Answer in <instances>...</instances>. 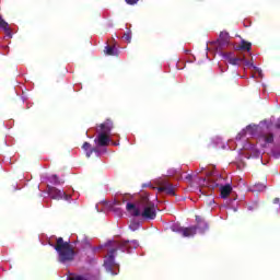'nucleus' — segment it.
Instances as JSON below:
<instances>
[{"label": "nucleus", "mask_w": 280, "mask_h": 280, "mask_svg": "<svg viewBox=\"0 0 280 280\" xmlns=\"http://www.w3.org/2000/svg\"><path fill=\"white\" fill-rule=\"evenodd\" d=\"M101 132H105L106 135H110V131L114 128L113 120L107 119L105 122L100 125Z\"/></svg>", "instance_id": "nucleus-10"}, {"label": "nucleus", "mask_w": 280, "mask_h": 280, "mask_svg": "<svg viewBox=\"0 0 280 280\" xmlns=\"http://www.w3.org/2000/svg\"><path fill=\"white\" fill-rule=\"evenodd\" d=\"M185 178H186V180H188V183H191V180H192L191 174L186 175Z\"/></svg>", "instance_id": "nucleus-25"}, {"label": "nucleus", "mask_w": 280, "mask_h": 280, "mask_svg": "<svg viewBox=\"0 0 280 280\" xmlns=\"http://www.w3.org/2000/svg\"><path fill=\"white\" fill-rule=\"evenodd\" d=\"M107 248V256L104 260V268L110 275H117L114 271V268H116L117 264L115 262V256L117 255V250H122V253H130L132 248H139V241H109L105 244Z\"/></svg>", "instance_id": "nucleus-1"}, {"label": "nucleus", "mask_w": 280, "mask_h": 280, "mask_svg": "<svg viewBox=\"0 0 280 280\" xmlns=\"http://www.w3.org/2000/svg\"><path fill=\"white\" fill-rule=\"evenodd\" d=\"M48 196L52 200H62L63 198L66 200H69V195H67V192H65V190H60L52 186H48Z\"/></svg>", "instance_id": "nucleus-6"}, {"label": "nucleus", "mask_w": 280, "mask_h": 280, "mask_svg": "<svg viewBox=\"0 0 280 280\" xmlns=\"http://www.w3.org/2000/svg\"><path fill=\"white\" fill-rule=\"evenodd\" d=\"M122 40H126V43H131V40H132V33L131 32L124 33Z\"/></svg>", "instance_id": "nucleus-18"}, {"label": "nucleus", "mask_w": 280, "mask_h": 280, "mask_svg": "<svg viewBox=\"0 0 280 280\" xmlns=\"http://www.w3.org/2000/svg\"><path fill=\"white\" fill-rule=\"evenodd\" d=\"M108 135L109 133L100 131L97 137L94 139V143H96L98 148H106L110 144V137Z\"/></svg>", "instance_id": "nucleus-7"}, {"label": "nucleus", "mask_w": 280, "mask_h": 280, "mask_svg": "<svg viewBox=\"0 0 280 280\" xmlns=\"http://www.w3.org/2000/svg\"><path fill=\"white\" fill-rule=\"evenodd\" d=\"M126 210L133 218H143L144 220H155L156 219V206L154 202L150 201L148 197H142L140 202L137 205L128 202Z\"/></svg>", "instance_id": "nucleus-2"}, {"label": "nucleus", "mask_w": 280, "mask_h": 280, "mask_svg": "<svg viewBox=\"0 0 280 280\" xmlns=\"http://www.w3.org/2000/svg\"><path fill=\"white\" fill-rule=\"evenodd\" d=\"M196 222L199 224V226H197V228L201 229L202 233H205V231H207L209 229V224H207V222L202 221V218H200L199 215L196 217Z\"/></svg>", "instance_id": "nucleus-14"}, {"label": "nucleus", "mask_w": 280, "mask_h": 280, "mask_svg": "<svg viewBox=\"0 0 280 280\" xmlns=\"http://www.w3.org/2000/svg\"><path fill=\"white\" fill-rule=\"evenodd\" d=\"M82 150L85 151V156L88 159H91V155L93 154V152H100V150H97V148H91V143H89V142L83 143Z\"/></svg>", "instance_id": "nucleus-12"}, {"label": "nucleus", "mask_w": 280, "mask_h": 280, "mask_svg": "<svg viewBox=\"0 0 280 280\" xmlns=\"http://www.w3.org/2000/svg\"><path fill=\"white\" fill-rule=\"evenodd\" d=\"M125 2L127 3V5H137V3H139V0H125Z\"/></svg>", "instance_id": "nucleus-21"}, {"label": "nucleus", "mask_w": 280, "mask_h": 280, "mask_svg": "<svg viewBox=\"0 0 280 280\" xmlns=\"http://www.w3.org/2000/svg\"><path fill=\"white\" fill-rule=\"evenodd\" d=\"M131 231H137L139 229V223H133L130 225Z\"/></svg>", "instance_id": "nucleus-24"}, {"label": "nucleus", "mask_w": 280, "mask_h": 280, "mask_svg": "<svg viewBox=\"0 0 280 280\" xmlns=\"http://www.w3.org/2000/svg\"><path fill=\"white\" fill-rule=\"evenodd\" d=\"M232 191H233V187L231 186V184L220 186L221 198L223 199L229 198Z\"/></svg>", "instance_id": "nucleus-9"}, {"label": "nucleus", "mask_w": 280, "mask_h": 280, "mask_svg": "<svg viewBox=\"0 0 280 280\" xmlns=\"http://www.w3.org/2000/svg\"><path fill=\"white\" fill-rule=\"evenodd\" d=\"M252 47H253V44L246 40H242L238 48L242 49L243 51H250Z\"/></svg>", "instance_id": "nucleus-16"}, {"label": "nucleus", "mask_w": 280, "mask_h": 280, "mask_svg": "<svg viewBox=\"0 0 280 280\" xmlns=\"http://www.w3.org/2000/svg\"><path fill=\"white\" fill-rule=\"evenodd\" d=\"M272 202H273V205H279V202H280L279 197H276Z\"/></svg>", "instance_id": "nucleus-26"}, {"label": "nucleus", "mask_w": 280, "mask_h": 280, "mask_svg": "<svg viewBox=\"0 0 280 280\" xmlns=\"http://www.w3.org/2000/svg\"><path fill=\"white\" fill-rule=\"evenodd\" d=\"M159 187H158V191L160 194H167V196H176V188L174 187V185L172 183H170V180L167 179H162L159 182Z\"/></svg>", "instance_id": "nucleus-4"}, {"label": "nucleus", "mask_w": 280, "mask_h": 280, "mask_svg": "<svg viewBox=\"0 0 280 280\" xmlns=\"http://www.w3.org/2000/svg\"><path fill=\"white\" fill-rule=\"evenodd\" d=\"M50 183H52L54 185H60V179L58 178V175H51L49 177Z\"/></svg>", "instance_id": "nucleus-19"}, {"label": "nucleus", "mask_w": 280, "mask_h": 280, "mask_svg": "<svg viewBox=\"0 0 280 280\" xmlns=\"http://www.w3.org/2000/svg\"><path fill=\"white\" fill-rule=\"evenodd\" d=\"M261 139L265 143H275V135L273 133H264Z\"/></svg>", "instance_id": "nucleus-15"}, {"label": "nucleus", "mask_w": 280, "mask_h": 280, "mask_svg": "<svg viewBox=\"0 0 280 280\" xmlns=\"http://www.w3.org/2000/svg\"><path fill=\"white\" fill-rule=\"evenodd\" d=\"M231 42V36L228 32H221L218 38L219 49H224V47H229V43Z\"/></svg>", "instance_id": "nucleus-8"}, {"label": "nucleus", "mask_w": 280, "mask_h": 280, "mask_svg": "<svg viewBox=\"0 0 280 280\" xmlns=\"http://www.w3.org/2000/svg\"><path fill=\"white\" fill-rule=\"evenodd\" d=\"M54 248L58 254V261L60 264H69L75 259V248L71 245V242H67L65 238L58 237Z\"/></svg>", "instance_id": "nucleus-3"}, {"label": "nucleus", "mask_w": 280, "mask_h": 280, "mask_svg": "<svg viewBox=\"0 0 280 280\" xmlns=\"http://www.w3.org/2000/svg\"><path fill=\"white\" fill-rule=\"evenodd\" d=\"M246 130H247V132H249V135H255V132H256V130H257V126H253V125H248L247 127H246Z\"/></svg>", "instance_id": "nucleus-20"}, {"label": "nucleus", "mask_w": 280, "mask_h": 280, "mask_svg": "<svg viewBox=\"0 0 280 280\" xmlns=\"http://www.w3.org/2000/svg\"><path fill=\"white\" fill-rule=\"evenodd\" d=\"M172 231L180 233L183 237H194V235H196L198 232V226L192 225L189 228H176V225H173Z\"/></svg>", "instance_id": "nucleus-5"}, {"label": "nucleus", "mask_w": 280, "mask_h": 280, "mask_svg": "<svg viewBox=\"0 0 280 280\" xmlns=\"http://www.w3.org/2000/svg\"><path fill=\"white\" fill-rule=\"evenodd\" d=\"M228 62L230 65H240L241 62H245L246 67L250 66V61L245 60V57H229Z\"/></svg>", "instance_id": "nucleus-11"}, {"label": "nucleus", "mask_w": 280, "mask_h": 280, "mask_svg": "<svg viewBox=\"0 0 280 280\" xmlns=\"http://www.w3.org/2000/svg\"><path fill=\"white\" fill-rule=\"evenodd\" d=\"M242 137H246V130L241 131V132L236 136V139H242Z\"/></svg>", "instance_id": "nucleus-23"}, {"label": "nucleus", "mask_w": 280, "mask_h": 280, "mask_svg": "<svg viewBox=\"0 0 280 280\" xmlns=\"http://www.w3.org/2000/svg\"><path fill=\"white\" fill-rule=\"evenodd\" d=\"M104 54L105 56H118L119 52L115 46L107 45L104 48Z\"/></svg>", "instance_id": "nucleus-13"}, {"label": "nucleus", "mask_w": 280, "mask_h": 280, "mask_svg": "<svg viewBox=\"0 0 280 280\" xmlns=\"http://www.w3.org/2000/svg\"><path fill=\"white\" fill-rule=\"evenodd\" d=\"M266 189V184L257 183L254 185V191H264Z\"/></svg>", "instance_id": "nucleus-17"}, {"label": "nucleus", "mask_w": 280, "mask_h": 280, "mask_svg": "<svg viewBox=\"0 0 280 280\" xmlns=\"http://www.w3.org/2000/svg\"><path fill=\"white\" fill-rule=\"evenodd\" d=\"M0 27H2V30H10L8 28V22H5L4 20H0Z\"/></svg>", "instance_id": "nucleus-22"}]
</instances>
